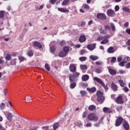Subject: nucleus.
<instances>
[{
	"mask_svg": "<svg viewBox=\"0 0 130 130\" xmlns=\"http://www.w3.org/2000/svg\"><path fill=\"white\" fill-rule=\"evenodd\" d=\"M93 81H95V82H97L99 84H100L102 87L105 89V91H107L108 90V86L105 85V83L101 80L100 78L95 77L93 78Z\"/></svg>",
	"mask_w": 130,
	"mask_h": 130,
	"instance_id": "f257e3e1",
	"label": "nucleus"
},
{
	"mask_svg": "<svg viewBox=\"0 0 130 130\" xmlns=\"http://www.w3.org/2000/svg\"><path fill=\"white\" fill-rule=\"evenodd\" d=\"M96 96H98L97 100L98 102H100V103H103V102H104L105 98H104V96H103V92L99 90L97 91Z\"/></svg>",
	"mask_w": 130,
	"mask_h": 130,
	"instance_id": "f03ea898",
	"label": "nucleus"
},
{
	"mask_svg": "<svg viewBox=\"0 0 130 130\" xmlns=\"http://www.w3.org/2000/svg\"><path fill=\"white\" fill-rule=\"evenodd\" d=\"M70 51V48L69 47H64L63 50L59 52L58 54V56L59 57H64L68 55V52Z\"/></svg>",
	"mask_w": 130,
	"mask_h": 130,
	"instance_id": "7ed1b4c3",
	"label": "nucleus"
},
{
	"mask_svg": "<svg viewBox=\"0 0 130 130\" xmlns=\"http://www.w3.org/2000/svg\"><path fill=\"white\" fill-rule=\"evenodd\" d=\"M88 118L89 120H90V121H94V122H97L99 119V118L97 115H96V114L94 113L89 114L88 115Z\"/></svg>",
	"mask_w": 130,
	"mask_h": 130,
	"instance_id": "20e7f679",
	"label": "nucleus"
},
{
	"mask_svg": "<svg viewBox=\"0 0 130 130\" xmlns=\"http://www.w3.org/2000/svg\"><path fill=\"white\" fill-rule=\"evenodd\" d=\"M80 76V73L75 72L73 75H71L69 76V80L70 82H75L77 78H79Z\"/></svg>",
	"mask_w": 130,
	"mask_h": 130,
	"instance_id": "39448f33",
	"label": "nucleus"
},
{
	"mask_svg": "<svg viewBox=\"0 0 130 130\" xmlns=\"http://www.w3.org/2000/svg\"><path fill=\"white\" fill-rule=\"evenodd\" d=\"M115 102L117 104H123L124 102H123V99H122V96L119 95L116 99Z\"/></svg>",
	"mask_w": 130,
	"mask_h": 130,
	"instance_id": "423d86ee",
	"label": "nucleus"
},
{
	"mask_svg": "<svg viewBox=\"0 0 130 130\" xmlns=\"http://www.w3.org/2000/svg\"><path fill=\"white\" fill-rule=\"evenodd\" d=\"M122 117H118L116 120V123H115V125L116 126H119L122 123Z\"/></svg>",
	"mask_w": 130,
	"mask_h": 130,
	"instance_id": "0eeeda50",
	"label": "nucleus"
},
{
	"mask_svg": "<svg viewBox=\"0 0 130 130\" xmlns=\"http://www.w3.org/2000/svg\"><path fill=\"white\" fill-rule=\"evenodd\" d=\"M107 13L108 16L110 17H114L115 16V12L112 9L108 10Z\"/></svg>",
	"mask_w": 130,
	"mask_h": 130,
	"instance_id": "6e6552de",
	"label": "nucleus"
},
{
	"mask_svg": "<svg viewBox=\"0 0 130 130\" xmlns=\"http://www.w3.org/2000/svg\"><path fill=\"white\" fill-rule=\"evenodd\" d=\"M69 70L72 73H75L77 71V67L75 64H71L69 67Z\"/></svg>",
	"mask_w": 130,
	"mask_h": 130,
	"instance_id": "1a4fd4ad",
	"label": "nucleus"
},
{
	"mask_svg": "<svg viewBox=\"0 0 130 130\" xmlns=\"http://www.w3.org/2000/svg\"><path fill=\"white\" fill-rule=\"evenodd\" d=\"M97 19L100 20H106V16L103 14V13H99L96 16Z\"/></svg>",
	"mask_w": 130,
	"mask_h": 130,
	"instance_id": "9d476101",
	"label": "nucleus"
},
{
	"mask_svg": "<svg viewBox=\"0 0 130 130\" xmlns=\"http://www.w3.org/2000/svg\"><path fill=\"white\" fill-rule=\"evenodd\" d=\"M107 69L108 70V72L110 75H111L112 76H114V75H116V71L110 68V67H108Z\"/></svg>",
	"mask_w": 130,
	"mask_h": 130,
	"instance_id": "9b49d317",
	"label": "nucleus"
},
{
	"mask_svg": "<svg viewBox=\"0 0 130 130\" xmlns=\"http://www.w3.org/2000/svg\"><path fill=\"white\" fill-rule=\"evenodd\" d=\"M122 126L123 128H124L125 129H129V124H128V122H127V121H124L122 124Z\"/></svg>",
	"mask_w": 130,
	"mask_h": 130,
	"instance_id": "f8f14e48",
	"label": "nucleus"
},
{
	"mask_svg": "<svg viewBox=\"0 0 130 130\" xmlns=\"http://www.w3.org/2000/svg\"><path fill=\"white\" fill-rule=\"evenodd\" d=\"M7 120L9 121H12L13 120V117H14V115H13V114L12 113H9L6 115Z\"/></svg>",
	"mask_w": 130,
	"mask_h": 130,
	"instance_id": "ddd939ff",
	"label": "nucleus"
},
{
	"mask_svg": "<svg viewBox=\"0 0 130 130\" xmlns=\"http://www.w3.org/2000/svg\"><path fill=\"white\" fill-rule=\"evenodd\" d=\"M87 47L89 50H94V49H95V47H96V44H91L88 45Z\"/></svg>",
	"mask_w": 130,
	"mask_h": 130,
	"instance_id": "4468645a",
	"label": "nucleus"
},
{
	"mask_svg": "<svg viewBox=\"0 0 130 130\" xmlns=\"http://www.w3.org/2000/svg\"><path fill=\"white\" fill-rule=\"evenodd\" d=\"M110 38V36L109 35H106L104 37L100 36L96 39V41H99L103 40L104 39H105V38H106L107 39H109Z\"/></svg>",
	"mask_w": 130,
	"mask_h": 130,
	"instance_id": "2eb2a0df",
	"label": "nucleus"
},
{
	"mask_svg": "<svg viewBox=\"0 0 130 130\" xmlns=\"http://www.w3.org/2000/svg\"><path fill=\"white\" fill-rule=\"evenodd\" d=\"M103 110L105 112V113H111L112 112L111 109L108 107H104Z\"/></svg>",
	"mask_w": 130,
	"mask_h": 130,
	"instance_id": "dca6fc26",
	"label": "nucleus"
},
{
	"mask_svg": "<svg viewBox=\"0 0 130 130\" xmlns=\"http://www.w3.org/2000/svg\"><path fill=\"white\" fill-rule=\"evenodd\" d=\"M108 53H114L115 52V49L113 47H110L107 50Z\"/></svg>",
	"mask_w": 130,
	"mask_h": 130,
	"instance_id": "f3484780",
	"label": "nucleus"
},
{
	"mask_svg": "<svg viewBox=\"0 0 130 130\" xmlns=\"http://www.w3.org/2000/svg\"><path fill=\"white\" fill-rule=\"evenodd\" d=\"M89 58L90 59H91V60H97L98 59H99V57H98V56H95V55H91L89 56Z\"/></svg>",
	"mask_w": 130,
	"mask_h": 130,
	"instance_id": "a211bd4d",
	"label": "nucleus"
},
{
	"mask_svg": "<svg viewBox=\"0 0 130 130\" xmlns=\"http://www.w3.org/2000/svg\"><path fill=\"white\" fill-rule=\"evenodd\" d=\"M34 46H37V47H39V48H42V45L41 44L37 41L34 42Z\"/></svg>",
	"mask_w": 130,
	"mask_h": 130,
	"instance_id": "6ab92c4d",
	"label": "nucleus"
},
{
	"mask_svg": "<svg viewBox=\"0 0 130 130\" xmlns=\"http://www.w3.org/2000/svg\"><path fill=\"white\" fill-rule=\"evenodd\" d=\"M86 41V37L85 36H81L79 38V42L82 43L83 42H85Z\"/></svg>",
	"mask_w": 130,
	"mask_h": 130,
	"instance_id": "aec40b11",
	"label": "nucleus"
},
{
	"mask_svg": "<svg viewBox=\"0 0 130 130\" xmlns=\"http://www.w3.org/2000/svg\"><path fill=\"white\" fill-rule=\"evenodd\" d=\"M111 88L113 91H117V85H115L114 82L112 83Z\"/></svg>",
	"mask_w": 130,
	"mask_h": 130,
	"instance_id": "412c9836",
	"label": "nucleus"
},
{
	"mask_svg": "<svg viewBox=\"0 0 130 130\" xmlns=\"http://www.w3.org/2000/svg\"><path fill=\"white\" fill-rule=\"evenodd\" d=\"M58 10L59 11V12H61V13H69V12H70L69 10H67V9L64 8H58Z\"/></svg>",
	"mask_w": 130,
	"mask_h": 130,
	"instance_id": "4be33fe9",
	"label": "nucleus"
},
{
	"mask_svg": "<svg viewBox=\"0 0 130 130\" xmlns=\"http://www.w3.org/2000/svg\"><path fill=\"white\" fill-rule=\"evenodd\" d=\"M103 119H104V118H103V117H102V118H101V119H100V120H99V122H98V123L94 124V126H97V127L99 126L100 125V123H102V121H103Z\"/></svg>",
	"mask_w": 130,
	"mask_h": 130,
	"instance_id": "5701e85b",
	"label": "nucleus"
},
{
	"mask_svg": "<svg viewBox=\"0 0 130 130\" xmlns=\"http://www.w3.org/2000/svg\"><path fill=\"white\" fill-rule=\"evenodd\" d=\"M82 81H88L89 80V75H84L82 77Z\"/></svg>",
	"mask_w": 130,
	"mask_h": 130,
	"instance_id": "b1692460",
	"label": "nucleus"
},
{
	"mask_svg": "<svg viewBox=\"0 0 130 130\" xmlns=\"http://www.w3.org/2000/svg\"><path fill=\"white\" fill-rule=\"evenodd\" d=\"M95 109H96V107L95 106V105H92L88 107V110H90V111H93Z\"/></svg>",
	"mask_w": 130,
	"mask_h": 130,
	"instance_id": "393cba45",
	"label": "nucleus"
},
{
	"mask_svg": "<svg viewBox=\"0 0 130 130\" xmlns=\"http://www.w3.org/2000/svg\"><path fill=\"white\" fill-rule=\"evenodd\" d=\"M109 42V40L108 39L105 38L103 41L101 42V44H107Z\"/></svg>",
	"mask_w": 130,
	"mask_h": 130,
	"instance_id": "a878e982",
	"label": "nucleus"
},
{
	"mask_svg": "<svg viewBox=\"0 0 130 130\" xmlns=\"http://www.w3.org/2000/svg\"><path fill=\"white\" fill-rule=\"evenodd\" d=\"M58 126H59V123L55 122L53 126L54 130H56L58 128Z\"/></svg>",
	"mask_w": 130,
	"mask_h": 130,
	"instance_id": "bb28decb",
	"label": "nucleus"
},
{
	"mask_svg": "<svg viewBox=\"0 0 130 130\" xmlns=\"http://www.w3.org/2000/svg\"><path fill=\"white\" fill-rule=\"evenodd\" d=\"M119 84H120V86L121 87H124V86H125L126 84H125V83L123 82V80H119L118 81Z\"/></svg>",
	"mask_w": 130,
	"mask_h": 130,
	"instance_id": "cd10ccee",
	"label": "nucleus"
},
{
	"mask_svg": "<svg viewBox=\"0 0 130 130\" xmlns=\"http://www.w3.org/2000/svg\"><path fill=\"white\" fill-rule=\"evenodd\" d=\"M5 108H6V104H5L4 103H2L0 104V110H4V109H5Z\"/></svg>",
	"mask_w": 130,
	"mask_h": 130,
	"instance_id": "c85d7f7f",
	"label": "nucleus"
},
{
	"mask_svg": "<svg viewBox=\"0 0 130 130\" xmlns=\"http://www.w3.org/2000/svg\"><path fill=\"white\" fill-rule=\"evenodd\" d=\"M25 100H26L27 102H30V101H32V97L27 95L25 98Z\"/></svg>",
	"mask_w": 130,
	"mask_h": 130,
	"instance_id": "c756f323",
	"label": "nucleus"
},
{
	"mask_svg": "<svg viewBox=\"0 0 130 130\" xmlns=\"http://www.w3.org/2000/svg\"><path fill=\"white\" fill-rule=\"evenodd\" d=\"M96 89L95 87H92L91 88H88L89 92L90 93H94V92H96Z\"/></svg>",
	"mask_w": 130,
	"mask_h": 130,
	"instance_id": "7c9ffc66",
	"label": "nucleus"
},
{
	"mask_svg": "<svg viewBox=\"0 0 130 130\" xmlns=\"http://www.w3.org/2000/svg\"><path fill=\"white\" fill-rule=\"evenodd\" d=\"M50 50L51 52H52V53H54L55 52V47H54V46H50Z\"/></svg>",
	"mask_w": 130,
	"mask_h": 130,
	"instance_id": "2f4dec72",
	"label": "nucleus"
},
{
	"mask_svg": "<svg viewBox=\"0 0 130 130\" xmlns=\"http://www.w3.org/2000/svg\"><path fill=\"white\" fill-rule=\"evenodd\" d=\"M16 60H17V59H13L10 61V64L11 66H16Z\"/></svg>",
	"mask_w": 130,
	"mask_h": 130,
	"instance_id": "473e14b6",
	"label": "nucleus"
},
{
	"mask_svg": "<svg viewBox=\"0 0 130 130\" xmlns=\"http://www.w3.org/2000/svg\"><path fill=\"white\" fill-rule=\"evenodd\" d=\"M87 66L83 64L80 65V70H81L82 71H84V70H87Z\"/></svg>",
	"mask_w": 130,
	"mask_h": 130,
	"instance_id": "72a5a7b5",
	"label": "nucleus"
},
{
	"mask_svg": "<svg viewBox=\"0 0 130 130\" xmlns=\"http://www.w3.org/2000/svg\"><path fill=\"white\" fill-rule=\"evenodd\" d=\"M79 60L80 61H85L86 60H87V57L85 56L80 57L79 58Z\"/></svg>",
	"mask_w": 130,
	"mask_h": 130,
	"instance_id": "f704fd0d",
	"label": "nucleus"
},
{
	"mask_svg": "<svg viewBox=\"0 0 130 130\" xmlns=\"http://www.w3.org/2000/svg\"><path fill=\"white\" fill-rule=\"evenodd\" d=\"M82 8H83V9H85V10H89V9H90V6L87 4H84L82 6Z\"/></svg>",
	"mask_w": 130,
	"mask_h": 130,
	"instance_id": "c9c22d12",
	"label": "nucleus"
},
{
	"mask_svg": "<svg viewBox=\"0 0 130 130\" xmlns=\"http://www.w3.org/2000/svg\"><path fill=\"white\" fill-rule=\"evenodd\" d=\"M124 62H125V63H126V62H128V61H130V58L129 57H125L124 58Z\"/></svg>",
	"mask_w": 130,
	"mask_h": 130,
	"instance_id": "e433bc0d",
	"label": "nucleus"
},
{
	"mask_svg": "<svg viewBox=\"0 0 130 130\" xmlns=\"http://www.w3.org/2000/svg\"><path fill=\"white\" fill-rule=\"evenodd\" d=\"M123 11L126 12V13H130V10L127 7H123Z\"/></svg>",
	"mask_w": 130,
	"mask_h": 130,
	"instance_id": "4c0bfd02",
	"label": "nucleus"
},
{
	"mask_svg": "<svg viewBox=\"0 0 130 130\" xmlns=\"http://www.w3.org/2000/svg\"><path fill=\"white\" fill-rule=\"evenodd\" d=\"M5 16V11H0V18L1 19H3Z\"/></svg>",
	"mask_w": 130,
	"mask_h": 130,
	"instance_id": "58836bf2",
	"label": "nucleus"
},
{
	"mask_svg": "<svg viewBox=\"0 0 130 130\" xmlns=\"http://www.w3.org/2000/svg\"><path fill=\"white\" fill-rule=\"evenodd\" d=\"M6 60H11L12 59V57H11V55L7 54L6 57Z\"/></svg>",
	"mask_w": 130,
	"mask_h": 130,
	"instance_id": "ea45409f",
	"label": "nucleus"
},
{
	"mask_svg": "<svg viewBox=\"0 0 130 130\" xmlns=\"http://www.w3.org/2000/svg\"><path fill=\"white\" fill-rule=\"evenodd\" d=\"M100 32L102 34H106L107 33V31L105 29H103L102 28L100 29Z\"/></svg>",
	"mask_w": 130,
	"mask_h": 130,
	"instance_id": "a19ab883",
	"label": "nucleus"
},
{
	"mask_svg": "<svg viewBox=\"0 0 130 130\" xmlns=\"http://www.w3.org/2000/svg\"><path fill=\"white\" fill-rule=\"evenodd\" d=\"M77 85V84L76 83H72L70 85V88L71 89H74Z\"/></svg>",
	"mask_w": 130,
	"mask_h": 130,
	"instance_id": "79ce46f5",
	"label": "nucleus"
},
{
	"mask_svg": "<svg viewBox=\"0 0 130 130\" xmlns=\"http://www.w3.org/2000/svg\"><path fill=\"white\" fill-rule=\"evenodd\" d=\"M69 0H64L62 2V6H66V5H68L69 4Z\"/></svg>",
	"mask_w": 130,
	"mask_h": 130,
	"instance_id": "37998d69",
	"label": "nucleus"
},
{
	"mask_svg": "<svg viewBox=\"0 0 130 130\" xmlns=\"http://www.w3.org/2000/svg\"><path fill=\"white\" fill-rule=\"evenodd\" d=\"M111 28L112 31H115V26L114 25V24L112 23H111Z\"/></svg>",
	"mask_w": 130,
	"mask_h": 130,
	"instance_id": "c03bdc74",
	"label": "nucleus"
},
{
	"mask_svg": "<svg viewBox=\"0 0 130 130\" xmlns=\"http://www.w3.org/2000/svg\"><path fill=\"white\" fill-rule=\"evenodd\" d=\"M45 67V69H47L48 71H50V67L49 66V65H48V64L46 63Z\"/></svg>",
	"mask_w": 130,
	"mask_h": 130,
	"instance_id": "a18cd8bd",
	"label": "nucleus"
},
{
	"mask_svg": "<svg viewBox=\"0 0 130 130\" xmlns=\"http://www.w3.org/2000/svg\"><path fill=\"white\" fill-rule=\"evenodd\" d=\"M105 29L106 30V31L107 32V31H109V30H110V26H109V25H105Z\"/></svg>",
	"mask_w": 130,
	"mask_h": 130,
	"instance_id": "49530a36",
	"label": "nucleus"
},
{
	"mask_svg": "<svg viewBox=\"0 0 130 130\" xmlns=\"http://www.w3.org/2000/svg\"><path fill=\"white\" fill-rule=\"evenodd\" d=\"M34 53L33 52H32V51H29L27 52V55H28V56H32Z\"/></svg>",
	"mask_w": 130,
	"mask_h": 130,
	"instance_id": "de8ad7c7",
	"label": "nucleus"
},
{
	"mask_svg": "<svg viewBox=\"0 0 130 130\" xmlns=\"http://www.w3.org/2000/svg\"><path fill=\"white\" fill-rule=\"evenodd\" d=\"M115 61H116V57H113L112 58V59H111V62L112 63H113L114 62H115Z\"/></svg>",
	"mask_w": 130,
	"mask_h": 130,
	"instance_id": "09e8293b",
	"label": "nucleus"
},
{
	"mask_svg": "<svg viewBox=\"0 0 130 130\" xmlns=\"http://www.w3.org/2000/svg\"><path fill=\"white\" fill-rule=\"evenodd\" d=\"M95 73H96V74H100L101 73H102V70L100 69H97L95 71Z\"/></svg>",
	"mask_w": 130,
	"mask_h": 130,
	"instance_id": "8fccbe9b",
	"label": "nucleus"
},
{
	"mask_svg": "<svg viewBox=\"0 0 130 130\" xmlns=\"http://www.w3.org/2000/svg\"><path fill=\"white\" fill-rule=\"evenodd\" d=\"M80 52L81 54H84V53H87V51L86 50H81Z\"/></svg>",
	"mask_w": 130,
	"mask_h": 130,
	"instance_id": "3c124183",
	"label": "nucleus"
},
{
	"mask_svg": "<svg viewBox=\"0 0 130 130\" xmlns=\"http://www.w3.org/2000/svg\"><path fill=\"white\" fill-rule=\"evenodd\" d=\"M87 116V112H84L82 115L83 118H86Z\"/></svg>",
	"mask_w": 130,
	"mask_h": 130,
	"instance_id": "603ef678",
	"label": "nucleus"
},
{
	"mask_svg": "<svg viewBox=\"0 0 130 130\" xmlns=\"http://www.w3.org/2000/svg\"><path fill=\"white\" fill-rule=\"evenodd\" d=\"M124 63H125V62H124V61L123 60V61L120 62L119 64L120 67H124Z\"/></svg>",
	"mask_w": 130,
	"mask_h": 130,
	"instance_id": "864d4df0",
	"label": "nucleus"
},
{
	"mask_svg": "<svg viewBox=\"0 0 130 130\" xmlns=\"http://www.w3.org/2000/svg\"><path fill=\"white\" fill-rule=\"evenodd\" d=\"M115 12H118V11H119V6H118V5L115 7Z\"/></svg>",
	"mask_w": 130,
	"mask_h": 130,
	"instance_id": "5fc2aeb1",
	"label": "nucleus"
},
{
	"mask_svg": "<svg viewBox=\"0 0 130 130\" xmlns=\"http://www.w3.org/2000/svg\"><path fill=\"white\" fill-rule=\"evenodd\" d=\"M19 59L20 60V61H23V60H25V57L21 56L19 57Z\"/></svg>",
	"mask_w": 130,
	"mask_h": 130,
	"instance_id": "6e6d98bb",
	"label": "nucleus"
},
{
	"mask_svg": "<svg viewBox=\"0 0 130 130\" xmlns=\"http://www.w3.org/2000/svg\"><path fill=\"white\" fill-rule=\"evenodd\" d=\"M123 91L124 92H128V88L127 87H124L123 88Z\"/></svg>",
	"mask_w": 130,
	"mask_h": 130,
	"instance_id": "4d7b16f0",
	"label": "nucleus"
},
{
	"mask_svg": "<svg viewBox=\"0 0 130 130\" xmlns=\"http://www.w3.org/2000/svg\"><path fill=\"white\" fill-rule=\"evenodd\" d=\"M60 44L61 45V46H63V45H66V42L64 41H61Z\"/></svg>",
	"mask_w": 130,
	"mask_h": 130,
	"instance_id": "13d9d810",
	"label": "nucleus"
},
{
	"mask_svg": "<svg viewBox=\"0 0 130 130\" xmlns=\"http://www.w3.org/2000/svg\"><path fill=\"white\" fill-rule=\"evenodd\" d=\"M86 91H84V90H81L80 91V93L82 96H84V95H86Z\"/></svg>",
	"mask_w": 130,
	"mask_h": 130,
	"instance_id": "bf43d9fd",
	"label": "nucleus"
},
{
	"mask_svg": "<svg viewBox=\"0 0 130 130\" xmlns=\"http://www.w3.org/2000/svg\"><path fill=\"white\" fill-rule=\"evenodd\" d=\"M95 64H97V66H101V64H102V62L98 61L95 62Z\"/></svg>",
	"mask_w": 130,
	"mask_h": 130,
	"instance_id": "052dcab7",
	"label": "nucleus"
},
{
	"mask_svg": "<svg viewBox=\"0 0 130 130\" xmlns=\"http://www.w3.org/2000/svg\"><path fill=\"white\" fill-rule=\"evenodd\" d=\"M86 127H91L92 124L91 123H87L86 125Z\"/></svg>",
	"mask_w": 130,
	"mask_h": 130,
	"instance_id": "680f3d73",
	"label": "nucleus"
},
{
	"mask_svg": "<svg viewBox=\"0 0 130 130\" xmlns=\"http://www.w3.org/2000/svg\"><path fill=\"white\" fill-rule=\"evenodd\" d=\"M128 25H129L128 22H127L124 24V27H125V28H127L128 27Z\"/></svg>",
	"mask_w": 130,
	"mask_h": 130,
	"instance_id": "e2e57ef3",
	"label": "nucleus"
},
{
	"mask_svg": "<svg viewBox=\"0 0 130 130\" xmlns=\"http://www.w3.org/2000/svg\"><path fill=\"white\" fill-rule=\"evenodd\" d=\"M4 93L5 96H7V94H8V89H5L4 90Z\"/></svg>",
	"mask_w": 130,
	"mask_h": 130,
	"instance_id": "0e129e2a",
	"label": "nucleus"
},
{
	"mask_svg": "<svg viewBox=\"0 0 130 130\" xmlns=\"http://www.w3.org/2000/svg\"><path fill=\"white\" fill-rule=\"evenodd\" d=\"M126 33H127V34L130 35V28H127L126 29Z\"/></svg>",
	"mask_w": 130,
	"mask_h": 130,
	"instance_id": "69168bd1",
	"label": "nucleus"
},
{
	"mask_svg": "<svg viewBox=\"0 0 130 130\" xmlns=\"http://www.w3.org/2000/svg\"><path fill=\"white\" fill-rule=\"evenodd\" d=\"M56 0H50V3L52 4H55Z\"/></svg>",
	"mask_w": 130,
	"mask_h": 130,
	"instance_id": "338daca9",
	"label": "nucleus"
},
{
	"mask_svg": "<svg viewBox=\"0 0 130 130\" xmlns=\"http://www.w3.org/2000/svg\"><path fill=\"white\" fill-rule=\"evenodd\" d=\"M126 45H128V46H130V39L127 41Z\"/></svg>",
	"mask_w": 130,
	"mask_h": 130,
	"instance_id": "774afa93",
	"label": "nucleus"
}]
</instances>
